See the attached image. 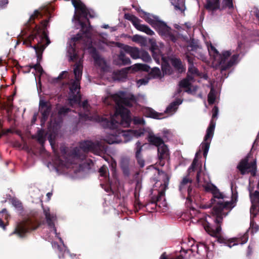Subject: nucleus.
I'll return each mask as SVG.
<instances>
[{"label": "nucleus", "instance_id": "1", "mask_svg": "<svg viewBox=\"0 0 259 259\" xmlns=\"http://www.w3.org/2000/svg\"><path fill=\"white\" fill-rule=\"evenodd\" d=\"M196 179L198 186L203 187L206 191L211 192L213 196L210 204L203 206L206 208L213 206L212 217L208 215L204 220L201 219L199 222L208 234L218 237L221 231V227L218 224L222 222L223 217L234 207L237 196L233 193V199L234 200L225 201L224 195L215 186L210 183L208 176L204 174L201 170L197 172Z\"/></svg>", "mask_w": 259, "mask_h": 259}, {"label": "nucleus", "instance_id": "2", "mask_svg": "<svg viewBox=\"0 0 259 259\" xmlns=\"http://www.w3.org/2000/svg\"><path fill=\"white\" fill-rule=\"evenodd\" d=\"M103 102L106 104H111L112 102H114L116 104V112L110 117V121L105 117L91 116L87 101H84L81 105L84 113H79L80 117L85 120H94L99 121L104 127L111 129L117 128L119 126L125 127L130 125L131 121L130 111L125 108V106H132L136 102L135 97L133 95H127L123 92L114 95L108 94L103 99Z\"/></svg>", "mask_w": 259, "mask_h": 259}, {"label": "nucleus", "instance_id": "3", "mask_svg": "<svg viewBox=\"0 0 259 259\" xmlns=\"http://www.w3.org/2000/svg\"><path fill=\"white\" fill-rule=\"evenodd\" d=\"M71 2L75 9L72 20H76L81 27V31L84 32L83 33H78L76 36L72 37L68 41V46L67 47V55L70 61H74L77 55L74 45L76 43H83L85 45V48H88L89 52L92 54L96 63L103 68L105 65V60L97 54L95 48L91 47L92 42L90 32V26L85 28L84 24L80 20V18L82 16L85 18L88 16L90 17H94V12L88 10L80 0H71Z\"/></svg>", "mask_w": 259, "mask_h": 259}, {"label": "nucleus", "instance_id": "4", "mask_svg": "<svg viewBox=\"0 0 259 259\" xmlns=\"http://www.w3.org/2000/svg\"><path fill=\"white\" fill-rule=\"evenodd\" d=\"M207 49L212 59V66L216 69L225 70L238 62L239 55L234 51H223L220 54L211 44L207 45Z\"/></svg>", "mask_w": 259, "mask_h": 259}, {"label": "nucleus", "instance_id": "5", "mask_svg": "<svg viewBox=\"0 0 259 259\" xmlns=\"http://www.w3.org/2000/svg\"><path fill=\"white\" fill-rule=\"evenodd\" d=\"M82 65L80 61L76 63L74 65L73 72L75 76V80H72L69 86V93L68 100L71 106L74 104L80 105L81 99L79 94L80 80L81 78Z\"/></svg>", "mask_w": 259, "mask_h": 259}, {"label": "nucleus", "instance_id": "6", "mask_svg": "<svg viewBox=\"0 0 259 259\" xmlns=\"http://www.w3.org/2000/svg\"><path fill=\"white\" fill-rule=\"evenodd\" d=\"M197 160L195 158L188 170V174L184 177L179 186V190L183 196L186 198L187 203L193 201L194 196V191L192 187V179L190 178L191 172L193 171L196 167Z\"/></svg>", "mask_w": 259, "mask_h": 259}, {"label": "nucleus", "instance_id": "7", "mask_svg": "<svg viewBox=\"0 0 259 259\" xmlns=\"http://www.w3.org/2000/svg\"><path fill=\"white\" fill-rule=\"evenodd\" d=\"M158 176V180L155 183V187L159 186L160 189L155 204L159 207L161 208L163 211H165L167 208V203L164 198V191L167 187L169 177L166 173L162 171L159 172Z\"/></svg>", "mask_w": 259, "mask_h": 259}, {"label": "nucleus", "instance_id": "8", "mask_svg": "<svg viewBox=\"0 0 259 259\" xmlns=\"http://www.w3.org/2000/svg\"><path fill=\"white\" fill-rule=\"evenodd\" d=\"M164 49V45L159 42L157 44L155 41L151 42L150 50L152 53V56L157 63H160V59H161V68L165 74H170V66L168 60L162 55Z\"/></svg>", "mask_w": 259, "mask_h": 259}, {"label": "nucleus", "instance_id": "9", "mask_svg": "<svg viewBox=\"0 0 259 259\" xmlns=\"http://www.w3.org/2000/svg\"><path fill=\"white\" fill-rule=\"evenodd\" d=\"M219 113V109L218 107L214 106L212 109V119L206 130V134L204 137V140L200 145V148L203 151V155L204 157L207 156L210 144L213 137L214 128L215 126V122L213 120L214 118H217Z\"/></svg>", "mask_w": 259, "mask_h": 259}, {"label": "nucleus", "instance_id": "10", "mask_svg": "<svg viewBox=\"0 0 259 259\" xmlns=\"http://www.w3.org/2000/svg\"><path fill=\"white\" fill-rule=\"evenodd\" d=\"M80 149L84 152L91 151L96 155H100L105 151V148L102 141H84L80 144Z\"/></svg>", "mask_w": 259, "mask_h": 259}, {"label": "nucleus", "instance_id": "11", "mask_svg": "<svg viewBox=\"0 0 259 259\" xmlns=\"http://www.w3.org/2000/svg\"><path fill=\"white\" fill-rule=\"evenodd\" d=\"M132 69L133 71H137L139 70H143L149 71L150 67L145 64H136L130 67L123 69L121 70L114 72L112 73L113 79L114 80L123 81L127 77L128 70Z\"/></svg>", "mask_w": 259, "mask_h": 259}, {"label": "nucleus", "instance_id": "12", "mask_svg": "<svg viewBox=\"0 0 259 259\" xmlns=\"http://www.w3.org/2000/svg\"><path fill=\"white\" fill-rule=\"evenodd\" d=\"M44 213L45 215L46 220L47 227L50 230V231L54 234L55 236L57 237L60 242L63 245V247L65 248L62 239L59 237L58 234L56 232V229L55 227V221L56 220V214L54 213H51L50 209L49 208H44Z\"/></svg>", "mask_w": 259, "mask_h": 259}, {"label": "nucleus", "instance_id": "13", "mask_svg": "<svg viewBox=\"0 0 259 259\" xmlns=\"http://www.w3.org/2000/svg\"><path fill=\"white\" fill-rule=\"evenodd\" d=\"M155 29L164 39L171 40L173 42L176 41V37L174 32L163 21H161Z\"/></svg>", "mask_w": 259, "mask_h": 259}, {"label": "nucleus", "instance_id": "14", "mask_svg": "<svg viewBox=\"0 0 259 259\" xmlns=\"http://www.w3.org/2000/svg\"><path fill=\"white\" fill-rule=\"evenodd\" d=\"M125 18L130 20L138 30L143 31L148 35H153L154 34V32L153 30L148 26L141 24V20L135 16L130 14H125Z\"/></svg>", "mask_w": 259, "mask_h": 259}, {"label": "nucleus", "instance_id": "15", "mask_svg": "<svg viewBox=\"0 0 259 259\" xmlns=\"http://www.w3.org/2000/svg\"><path fill=\"white\" fill-rule=\"evenodd\" d=\"M238 168L242 174L250 172L254 176L255 175L256 170V161H254L249 163L247 159L245 158L240 162Z\"/></svg>", "mask_w": 259, "mask_h": 259}, {"label": "nucleus", "instance_id": "16", "mask_svg": "<svg viewBox=\"0 0 259 259\" xmlns=\"http://www.w3.org/2000/svg\"><path fill=\"white\" fill-rule=\"evenodd\" d=\"M119 135L122 139L123 138L124 142H127L134 138H139L142 136L144 133V130L140 129L138 130H127L121 131L118 130Z\"/></svg>", "mask_w": 259, "mask_h": 259}, {"label": "nucleus", "instance_id": "17", "mask_svg": "<svg viewBox=\"0 0 259 259\" xmlns=\"http://www.w3.org/2000/svg\"><path fill=\"white\" fill-rule=\"evenodd\" d=\"M33 225V222L32 221L26 220L17 226L15 233H17L19 236L22 237L26 233L36 228Z\"/></svg>", "mask_w": 259, "mask_h": 259}, {"label": "nucleus", "instance_id": "18", "mask_svg": "<svg viewBox=\"0 0 259 259\" xmlns=\"http://www.w3.org/2000/svg\"><path fill=\"white\" fill-rule=\"evenodd\" d=\"M193 82V77L192 75H188L187 77L180 82V88L185 89V91L189 93H193L197 90V87L192 84Z\"/></svg>", "mask_w": 259, "mask_h": 259}, {"label": "nucleus", "instance_id": "19", "mask_svg": "<svg viewBox=\"0 0 259 259\" xmlns=\"http://www.w3.org/2000/svg\"><path fill=\"white\" fill-rule=\"evenodd\" d=\"M41 37L42 39H45L47 41V44L44 46L43 45L38 44L37 46H34L33 47L36 54L38 55V58L39 57V54H41L45 50V48L50 44V40H49L48 34L44 29L42 30Z\"/></svg>", "mask_w": 259, "mask_h": 259}, {"label": "nucleus", "instance_id": "20", "mask_svg": "<svg viewBox=\"0 0 259 259\" xmlns=\"http://www.w3.org/2000/svg\"><path fill=\"white\" fill-rule=\"evenodd\" d=\"M248 239V236L247 233H245L243 235L239 238H233L229 240L228 242V246L231 247L233 246L237 245L238 244H243L247 242Z\"/></svg>", "mask_w": 259, "mask_h": 259}, {"label": "nucleus", "instance_id": "21", "mask_svg": "<svg viewBox=\"0 0 259 259\" xmlns=\"http://www.w3.org/2000/svg\"><path fill=\"white\" fill-rule=\"evenodd\" d=\"M123 50L134 59H137L140 58L141 50L137 48L125 46L124 47Z\"/></svg>", "mask_w": 259, "mask_h": 259}, {"label": "nucleus", "instance_id": "22", "mask_svg": "<svg viewBox=\"0 0 259 259\" xmlns=\"http://www.w3.org/2000/svg\"><path fill=\"white\" fill-rule=\"evenodd\" d=\"M50 110L49 104L44 100H40L39 101V111L42 115L44 120H45L48 116Z\"/></svg>", "mask_w": 259, "mask_h": 259}, {"label": "nucleus", "instance_id": "23", "mask_svg": "<svg viewBox=\"0 0 259 259\" xmlns=\"http://www.w3.org/2000/svg\"><path fill=\"white\" fill-rule=\"evenodd\" d=\"M143 17L147 23L150 24L155 29L161 21L157 17L148 13H145Z\"/></svg>", "mask_w": 259, "mask_h": 259}, {"label": "nucleus", "instance_id": "24", "mask_svg": "<svg viewBox=\"0 0 259 259\" xmlns=\"http://www.w3.org/2000/svg\"><path fill=\"white\" fill-rule=\"evenodd\" d=\"M148 141L152 144L155 145L157 147L161 145L163 143L162 140L157 136H156L152 132H148Z\"/></svg>", "mask_w": 259, "mask_h": 259}, {"label": "nucleus", "instance_id": "25", "mask_svg": "<svg viewBox=\"0 0 259 259\" xmlns=\"http://www.w3.org/2000/svg\"><path fill=\"white\" fill-rule=\"evenodd\" d=\"M117 132L118 133V130ZM104 140L109 144L115 143L118 144L122 142V140L120 138V136L119 135L118 133V135H114L113 134H110L109 135H107Z\"/></svg>", "mask_w": 259, "mask_h": 259}, {"label": "nucleus", "instance_id": "26", "mask_svg": "<svg viewBox=\"0 0 259 259\" xmlns=\"http://www.w3.org/2000/svg\"><path fill=\"white\" fill-rule=\"evenodd\" d=\"M157 148L159 159H164L168 157L169 154L168 150L166 146L164 143L157 147Z\"/></svg>", "mask_w": 259, "mask_h": 259}, {"label": "nucleus", "instance_id": "27", "mask_svg": "<svg viewBox=\"0 0 259 259\" xmlns=\"http://www.w3.org/2000/svg\"><path fill=\"white\" fill-rule=\"evenodd\" d=\"M144 113L145 114V116L147 117L156 119H161L163 118L161 113H158L150 108H145Z\"/></svg>", "mask_w": 259, "mask_h": 259}, {"label": "nucleus", "instance_id": "28", "mask_svg": "<svg viewBox=\"0 0 259 259\" xmlns=\"http://www.w3.org/2000/svg\"><path fill=\"white\" fill-rule=\"evenodd\" d=\"M182 103L180 99H177L176 101L171 103L166 108V112L169 114H174L178 109V107Z\"/></svg>", "mask_w": 259, "mask_h": 259}, {"label": "nucleus", "instance_id": "29", "mask_svg": "<svg viewBox=\"0 0 259 259\" xmlns=\"http://www.w3.org/2000/svg\"><path fill=\"white\" fill-rule=\"evenodd\" d=\"M170 63L179 72H182L185 70L181 61L176 58H172L170 59Z\"/></svg>", "mask_w": 259, "mask_h": 259}, {"label": "nucleus", "instance_id": "30", "mask_svg": "<svg viewBox=\"0 0 259 259\" xmlns=\"http://www.w3.org/2000/svg\"><path fill=\"white\" fill-rule=\"evenodd\" d=\"M205 8L209 10H215L219 9V0H207Z\"/></svg>", "mask_w": 259, "mask_h": 259}, {"label": "nucleus", "instance_id": "31", "mask_svg": "<svg viewBox=\"0 0 259 259\" xmlns=\"http://www.w3.org/2000/svg\"><path fill=\"white\" fill-rule=\"evenodd\" d=\"M171 3L172 5L175 6L176 10H179L182 12L185 11V6L184 0H178L177 3H175V1L171 0Z\"/></svg>", "mask_w": 259, "mask_h": 259}, {"label": "nucleus", "instance_id": "32", "mask_svg": "<svg viewBox=\"0 0 259 259\" xmlns=\"http://www.w3.org/2000/svg\"><path fill=\"white\" fill-rule=\"evenodd\" d=\"M250 197L252 205L250 208V212L252 213L254 209V203H259V192L255 191L253 193L250 194Z\"/></svg>", "mask_w": 259, "mask_h": 259}, {"label": "nucleus", "instance_id": "33", "mask_svg": "<svg viewBox=\"0 0 259 259\" xmlns=\"http://www.w3.org/2000/svg\"><path fill=\"white\" fill-rule=\"evenodd\" d=\"M132 40L134 41L139 43L141 46H145L146 44V39L140 35H135L132 38Z\"/></svg>", "mask_w": 259, "mask_h": 259}, {"label": "nucleus", "instance_id": "34", "mask_svg": "<svg viewBox=\"0 0 259 259\" xmlns=\"http://www.w3.org/2000/svg\"><path fill=\"white\" fill-rule=\"evenodd\" d=\"M5 108L7 112L8 119L11 120L12 119V117L11 115V110L12 109V98L11 97H10L8 99L7 104L5 105Z\"/></svg>", "mask_w": 259, "mask_h": 259}, {"label": "nucleus", "instance_id": "35", "mask_svg": "<svg viewBox=\"0 0 259 259\" xmlns=\"http://www.w3.org/2000/svg\"><path fill=\"white\" fill-rule=\"evenodd\" d=\"M216 98V95L214 90L211 88L209 93L208 95V102L209 104H212L214 103Z\"/></svg>", "mask_w": 259, "mask_h": 259}, {"label": "nucleus", "instance_id": "36", "mask_svg": "<svg viewBox=\"0 0 259 259\" xmlns=\"http://www.w3.org/2000/svg\"><path fill=\"white\" fill-rule=\"evenodd\" d=\"M140 58L145 62H148L151 61V59L150 56L149 55L148 52L145 51L143 50H141Z\"/></svg>", "mask_w": 259, "mask_h": 259}, {"label": "nucleus", "instance_id": "37", "mask_svg": "<svg viewBox=\"0 0 259 259\" xmlns=\"http://www.w3.org/2000/svg\"><path fill=\"white\" fill-rule=\"evenodd\" d=\"M222 9L228 8L231 9L233 8V4L232 0H223Z\"/></svg>", "mask_w": 259, "mask_h": 259}, {"label": "nucleus", "instance_id": "38", "mask_svg": "<svg viewBox=\"0 0 259 259\" xmlns=\"http://www.w3.org/2000/svg\"><path fill=\"white\" fill-rule=\"evenodd\" d=\"M36 138L38 141L41 144H42L45 141V136L44 131L39 130L38 131L36 135Z\"/></svg>", "mask_w": 259, "mask_h": 259}, {"label": "nucleus", "instance_id": "39", "mask_svg": "<svg viewBox=\"0 0 259 259\" xmlns=\"http://www.w3.org/2000/svg\"><path fill=\"white\" fill-rule=\"evenodd\" d=\"M151 74L154 78H161L162 77L161 71L157 67H154L151 71Z\"/></svg>", "mask_w": 259, "mask_h": 259}, {"label": "nucleus", "instance_id": "40", "mask_svg": "<svg viewBox=\"0 0 259 259\" xmlns=\"http://www.w3.org/2000/svg\"><path fill=\"white\" fill-rule=\"evenodd\" d=\"M119 59L122 61L124 65L129 64L131 63L129 58L126 57L123 53H120L119 55Z\"/></svg>", "mask_w": 259, "mask_h": 259}, {"label": "nucleus", "instance_id": "41", "mask_svg": "<svg viewBox=\"0 0 259 259\" xmlns=\"http://www.w3.org/2000/svg\"><path fill=\"white\" fill-rule=\"evenodd\" d=\"M133 122L136 125H144L145 122L142 117L136 116L133 118Z\"/></svg>", "mask_w": 259, "mask_h": 259}, {"label": "nucleus", "instance_id": "42", "mask_svg": "<svg viewBox=\"0 0 259 259\" xmlns=\"http://www.w3.org/2000/svg\"><path fill=\"white\" fill-rule=\"evenodd\" d=\"M259 230L258 226L253 221L250 222V230L252 233H256Z\"/></svg>", "mask_w": 259, "mask_h": 259}, {"label": "nucleus", "instance_id": "43", "mask_svg": "<svg viewBox=\"0 0 259 259\" xmlns=\"http://www.w3.org/2000/svg\"><path fill=\"white\" fill-rule=\"evenodd\" d=\"M136 156H141V152L142 149V145L140 142H138L136 144Z\"/></svg>", "mask_w": 259, "mask_h": 259}, {"label": "nucleus", "instance_id": "44", "mask_svg": "<svg viewBox=\"0 0 259 259\" xmlns=\"http://www.w3.org/2000/svg\"><path fill=\"white\" fill-rule=\"evenodd\" d=\"M149 81V79L148 78H144L142 79H140L137 81V84L138 87L142 85H146L148 83Z\"/></svg>", "mask_w": 259, "mask_h": 259}, {"label": "nucleus", "instance_id": "45", "mask_svg": "<svg viewBox=\"0 0 259 259\" xmlns=\"http://www.w3.org/2000/svg\"><path fill=\"white\" fill-rule=\"evenodd\" d=\"M188 72L192 74V75L197 74L198 71L197 69L193 65H190L189 67Z\"/></svg>", "mask_w": 259, "mask_h": 259}, {"label": "nucleus", "instance_id": "46", "mask_svg": "<svg viewBox=\"0 0 259 259\" xmlns=\"http://www.w3.org/2000/svg\"><path fill=\"white\" fill-rule=\"evenodd\" d=\"M13 205L16 208H20L21 207V203L17 199H13L12 201Z\"/></svg>", "mask_w": 259, "mask_h": 259}, {"label": "nucleus", "instance_id": "47", "mask_svg": "<svg viewBox=\"0 0 259 259\" xmlns=\"http://www.w3.org/2000/svg\"><path fill=\"white\" fill-rule=\"evenodd\" d=\"M33 68L40 74H42L43 70L41 66L39 64H37L33 66Z\"/></svg>", "mask_w": 259, "mask_h": 259}, {"label": "nucleus", "instance_id": "48", "mask_svg": "<svg viewBox=\"0 0 259 259\" xmlns=\"http://www.w3.org/2000/svg\"><path fill=\"white\" fill-rule=\"evenodd\" d=\"M107 167L104 165H103L100 168L99 172L101 177H104L105 176V174L107 172Z\"/></svg>", "mask_w": 259, "mask_h": 259}, {"label": "nucleus", "instance_id": "49", "mask_svg": "<svg viewBox=\"0 0 259 259\" xmlns=\"http://www.w3.org/2000/svg\"><path fill=\"white\" fill-rule=\"evenodd\" d=\"M39 14V12L37 10H35L34 12V13L31 15L30 17L29 21L30 22L32 21L33 20L35 19V18H37Z\"/></svg>", "mask_w": 259, "mask_h": 259}, {"label": "nucleus", "instance_id": "50", "mask_svg": "<svg viewBox=\"0 0 259 259\" xmlns=\"http://www.w3.org/2000/svg\"><path fill=\"white\" fill-rule=\"evenodd\" d=\"M136 157L137 158L138 162L139 165H140V166L143 167L144 166V161L142 158L141 156H136Z\"/></svg>", "mask_w": 259, "mask_h": 259}, {"label": "nucleus", "instance_id": "51", "mask_svg": "<svg viewBox=\"0 0 259 259\" xmlns=\"http://www.w3.org/2000/svg\"><path fill=\"white\" fill-rule=\"evenodd\" d=\"M69 109L66 107H62L61 108L59 111V114H62L68 112Z\"/></svg>", "mask_w": 259, "mask_h": 259}, {"label": "nucleus", "instance_id": "52", "mask_svg": "<svg viewBox=\"0 0 259 259\" xmlns=\"http://www.w3.org/2000/svg\"><path fill=\"white\" fill-rule=\"evenodd\" d=\"M48 140L49 141L50 145L52 146V148H53L54 144V139L52 138V135H50L49 136Z\"/></svg>", "mask_w": 259, "mask_h": 259}, {"label": "nucleus", "instance_id": "53", "mask_svg": "<svg viewBox=\"0 0 259 259\" xmlns=\"http://www.w3.org/2000/svg\"><path fill=\"white\" fill-rule=\"evenodd\" d=\"M68 74V72L67 71H63L58 76V78L60 79L63 78L64 76H66Z\"/></svg>", "mask_w": 259, "mask_h": 259}, {"label": "nucleus", "instance_id": "54", "mask_svg": "<svg viewBox=\"0 0 259 259\" xmlns=\"http://www.w3.org/2000/svg\"><path fill=\"white\" fill-rule=\"evenodd\" d=\"M52 246L54 248H55V249L57 248L58 250H59L60 251H61V247L57 243H56L55 242L52 243Z\"/></svg>", "mask_w": 259, "mask_h": 259}, {"label": "nucleus", "instance_id": "55", "mask_svg": "<svg viewBox=\"0 0 259 259\" xmlns=\"http://www.w3.org/2000/svg\"><path fill=\"white\" fill-rule=\"evenodd\" d=\"M197 251L198 253H199V248L206 249V246L204 244H200L198 246L197 245Z\"/></svg>", "mask_w": 259, "mask_h": 259}, {"label": "nucleus", "instance_id": "56", "mask_svg": "<svg viewBox=\"0 0 259 259\" xmlns=\"http://www.w3.org/2000/svg\"><path fill=\"white\" fill-rule=\"evenodd\" d=\"M8 3V0H0V7H3Z\"/></svg>", "mask_w": 259, "mask_h": 259}, {"label": "nucleus", "instance_id": "57", "mask_svg": "<svg viewBox=\"0 0 259 259\" xmlns=\"http://www.w3.org/2000/svg\"><path fill=\"white\" fill-rule=\"evenodd\" d=\"M59 164L62 165H64L65 166H66L67 167H69V163L68 161L66 162L65 163H64L61 160Z\"/></svg>", "mask_w": 259, "mask_h": 259}, {"label": "nucleus", "instance_id": "58", "mask_svg": "<svg viewBox=\"0 0 259 259\" xmlns=\"http://www.w3.org/2000/svg\"><path fill=\"white\" fill-rule=\"evenodd\" d=\"M31 39V37H30L29 38V40H25V41H23V44L24 45H26L27 46H30V42H29V40L30 39ZM32 39H33V37H32Z\"/></svg>", "mask_w": 259, "mask_h": 259}, {"label": "nucleus", "instance_id": "59", "mask_svg": "<svg viewBox=\"0 0 259 259\" xmlns=\"http://www.w3.org/2000/svg\"><path fill=\"white\" fill-rule=\"evenodd\" d=\"M160 259H171L168 257L165 253H163L160 256Z\"/></svg>", "mask_w": 259, "mask_h": 259}, {"label": "nucleus", "instance_id": "60", "mask_svg": "<svg viewBox=\"0 0 259 259\" xmlns=\"http://www.w3.org/2000/svg\"><path fill=\"white\" fill-rule=\"evenodd\" d=\"M48 20H46L43 22H42V25L44 26V27H46L48 24Z\"/></svg>", "mask_w": 259, "mask_h": 259}, {"label": "nucleus", "instance_id": "61", "mask_svg": "<svg viewBox=\"0 0 259 259\" xmlns=\"http://www.w3.org/2000/svg\"><path fill=\"white\" fill-rule=\"evenodd\" d=\"M0 227H2L4 229H5V226L4 225L3 222L0 219Z\"/></svg>", "mask_w": 259, "mask_h": 259}, {"label": "nucleus", "instance_id": "62", "mask_svg": "<svg viewBox=\"0 0 259 259\" xmlns=\"http://www.w3.org/2000/svg\"><path fill=\"white\" fill-rule=\"evenodd\" d=\"M52 195V193L49 192L47 194V196L48 197L49 199H50L51 196Z\"/></svg>", "mask_w": 259, "mask_h": 259}, {"label": "nucleus", "instance_id": "63", "mask_svg": "<svg viewBox=\"0 0 259 259\" xmlns=\"http://www.w3.org/2000/svg\"><path fill=\"white\" fill-rule=\"evenodd\" d=\"M117 29V28L116 27H111L110 28V31L112 32V31H115Z\"/></svg>", "mask_w": 259, "mask_h": 259}, {"label": "nucleus", "instance_id": "64", "mask_svg": "<svg viewBox=\"0 0 259 259\" xmlns=\"http://www.w3.org/2000/svg\"><path fill=\"white\" fill-rule=\"evenodd\" d=\"M200 58L203 61H205V58L203 55H200Z\"/></svg>", "mask_w": 259, "mask_h": 259}]
</instances>
